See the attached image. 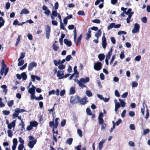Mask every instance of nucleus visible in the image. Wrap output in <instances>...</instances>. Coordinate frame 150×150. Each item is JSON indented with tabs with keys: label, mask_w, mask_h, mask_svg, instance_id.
<instances>
[{
	"label": "nucleus",
	"mask_w": 150,
	"mask_h": 150,
	"mask_svg": "<svg viewBox=\"0 0 150 150\" xmlns=\"http://www.w3.org/2000/svg\"><path fill=\"white\" fill-rule=\"evenodd\" d=\"M16 125V120H14L7 125L8 128L9 129H11L13 128V130L14 129Z\"/></svg>",
	"instance_id": "9d476101"
},
{
	"label": "nucleus",
	"mask_w": 150,
	"mask_h": 150,
	"mask_svg": "<svg viewBox=\"0 0 150 150\" xmlns=\"http://www.w3.org/2000/svg\"><path fill=\"white\" fill-rule=\"evenodd\" d=\"M27 37L28 39L30 40H33V37L32 35L30 33H28L27 34Z\"/></svg>",
	"instance_id": "603ef678"
},
{
	"label": "nucleus",
	"mask_w": 150,
	"mask_h": 150,
	"mask_svg": "<svg viewBox=\"0 0 150 150\" xmlns=\"http://www.w3.org/2000/svg\"><path fill=\"white\" fill-rule=\"evenodd\" d=\"M25 112L26 110L24 109L17 108L14 110V112L13 115V118H15V116H18L19 113Z\"/></svg>",
	"instance_id": "7ed1b4c3"
},
{
	"label": "nucleus",
	"mask_w": 150,
	"mask_h": 150,
	"mask_svg": "<svg viewBox=\"0 0 150 150\" xmlns=\"http://www.w3.org/2000/svg\"><path fill=\"white\" fill-rule=\"evenodd\" d=\"M21 35H18L17 39L16 42L15 44V46H17L20 40Z\"/></svg>",
	"instance_id": "37998d69"
},
{
	"label": "nucleus",
	"mask_w": 150,
	"mask_h": 150,
	"mask_svg": "<svg viewBox=\"0 0 150 150\" xmlns=\"http://www.w3.org/2000/svg\"><path fill=\"white\" fill-rule=\"evenodd\" d=\"M37 66V64L35 62H33L29 64L28 67V69L29 71H31L33 68Z\"/></svg>",
	"instance_id": "1a4fd4ad"
},
{
	"label": "nucleus",
	"mask_w": 150,
	"mask_h": 150,
	"mask_svg": "<svg viewBox=\"0 0 150 150\" xmlns=\"http://www.w3.org/2000/svg\"><path fill=\"white\" fill-rule=\"evenodd\" d=\"M138 83L136 81H133L132 82V88H135L137 87L138 86Z\"/></svg>",
	"instance_id": "c9c22d12"
},
{
	"label": "nucleus",
	"mask_w": 150,
	"mask_h": 150,
	"mask_svg": "<svg viewBox=\"0 0 150 150\" xmlns=\"http://www.w3.org/2000/svg\"><path fill=\"white\" fill-rule=\"evenodd\" d=\"M102 38V46L104 49H105L107 45L106 39L105 35V33H104Z\"/></svg>",
	"instance_id": "9b49d317"
},
{
	"label": "nucleus",
	"mask_w": 150,
	"mask_h": 150,
	"mask_svg": "<svg viewBox=\"0 0 150 150\" xmlns=\"http://www.w3.org/2000/svg\"><path fill=\"white\" fill-rule=\"evenodd\" d=\"M90 79L88 77L86 78H81L79 79V81H78L79 83V86L81 88L86 87V86L84 84H86L89 82Z\"/></svg>",
	"instance_id": "f257e3e1"
},
{
	"label": "nucleus",
	"mask_w": 150,
	"mask_h": 150,
	"mask_svg": "<svg viewBox=\"0 0 150 150\" xmlns=\"http://www.w3.org/2000/svg\"><path fill=\"white\" fill-rule=\"evenodd\" d=\"M37 140L36 139H34L32 141L29 142L28 146L30 148L32 149L33 148L34 145L36 143Z\"/></svg>",
	"instance_id": "ddd939ff"
},
{
	"label": "nucleus",
	"mask_w": 150,
	"mask_h": 150,
	"mask_svg": "<svg viewBox=\"0 0 150 150\" xmlns=\"http://www.w3.org/2000/svg\"><path fill=\"white\" fill-rule=\"evenodd\" d=\"M65 90L64 89H63L60 92L59 95L61 96H64L65 93Z\"/></svg>",
	"instance_id": "49530a36"
},
{
	"label": "nucleus",
	"mask_w": 150,
	"mask_h": 150,
	"mask_svg": "<svg viewBox=\"0 0 150 150\" xmlns=\"http://www.w3.org/2000/svg\"><path fill=\"white\" fill-rule=\"evenodd\" d=\"M50 28L49 25H47L46 26V36L47 39H48L49 38L50 35Z\"/></svg>",
	"instance_id": "0eeeda50"
},
{
	"label": "nucleus",
	"mask_w": 150,
	"mask_h": 150,
	"mask_svg": "<svg viewBox=\"0 0 150 150\" xmlns=\"http://www.w3.org/2000/svg\"><path fill=\"white\" fill-rule=\"evenodd\" d=\"M7 133L8 136L10 137H11L12 136V133L11 129H8L7 131Z\"/></svg>",
	"instance_id": "79ce46f5"
},
{
	"label": "nucleus",
	"mask_w": 150,
	"mask_h": 150,
	"mask_svg": "<svg viewBox=\"0 0 150 150\" xmlns=\"http://www.w3.org/2000/svg\"><path fill=\"white\" fill-rule=\"evenodd\" d=\"M72 57L71 55H67L65 58L66 61L68 62L71 59Z\"/></svg>",
	"instance_id": "ea45409f"
},
{
	"label": "nucleus",
	"mask_w": 150,
	"mask_h": 150,
	"mask_svg": "<svg viewBox=\"0 0 150 150\" xmlns=\"http://www.w3.org/2000/svg\"><path fill=\"white\" fill-rule=\"evenodd\" d=\"M10 113V112L8 110H4L3 111V113L4 115H7Z\"/></svg>",
	"instance_id": "052dcab7"
},
{
	"label": "nucleus",
	"mask_w": 150,
	"mask_h": 150,
	"mask_svg": "<svg viewBox=\"0 0 150 150\" xmlns=\"http://www.w3.org/2000/svg\"><path fill=\"white\" fill-rule=\"evenodd\" d=\"M5 23V21L3 18L0 17V28L3 26Z\"/></svg>",
	"instance_id": "bb28decb"
},
{
	"label": "nucleus",
	"mask_w": 150,
	"mask_h": 150,
	"mask_svg": "<svg viewBox=\"0 0 150 150\" xmlns=\"http://www.w3.org/2000/svg\"><path fill=\"white\" fill-rule=\"evenodd\" d=\"M25 56V53H22L21 54V56L18 59V61H19L20 60L23 59Z\"/></svg>",
	"instance_id": "e433bc0d"
},
{
	"label": "nucleus",
	"mask_w": 150,
	"mask_h": 150,
	"mask_svg": "<svg viewBox=\"0 0 150 150\" xmlns=\"http://www.w3.org/2000/svg\"><path fill=\"white\" fill-rule=\"evenodd\" d=\"M129 128L132 130H134L135 129V127L134 124H130L129 125Z\"/></svg>",
	"instance_id": "13d9d810"
},
{
	"label": "nucleus",
	"mask_w": 150,
	"mask_h": 150,
	"mask_svg": "<svg viewBox=\"0 0 150 150\" xmlns=\"http://www.w3.org/2000/svg\"><path fill=\"white\" fill-rule=\"evenodd\" d=\"M105 139H103L99 142L98 145V148L99 150H101L102 149L103 147V144L105 143Z\"/></svg>",
	"instance_id": "4468645a"
},
{
	"label": "nucleus",
	"mask_w": 150,
	"mask_h": 150,
	"mask_svg": "<svg viewBox=\"0 0 150 150\" xmlns=\"http://www.w3.org/2000/svg\"><path fill=\"white\" fill-rule=\"evenodd\" d=\"M53 62L54 65L56 66H57L58 65L61 64V60L60 59H58L57 60H54L53 61Z\"/></svg>",
	"instance_id": "c85d7f7f"
},
{
	"label": "nucleus",
	"mask_w": 150,
	"mask_h": 150,
	"mask_svg": "<svg viewBox=\"0 0 150 150\" xmlns=\"http://www.w3.org/2000/svg\"><path fill=\"white\" fill-rule=\"evenodd\" d=\"M64 42L66 45L69 47H70L71 45V41L68 40L67 39H65L64 40Z\"/></svg>",
	"instance_id": "aec40b11"
},
{
	"label": "nucleus",
	"mask_w": 150,
	"mask_h": 150,
	"mask_svg": "<svg viewBox=\"0 0 150 150\" xmlns=\"http://www.w3.org/2000/svg\"><path fill=\"white\" fill-rule=\"evenodd\" d=\"M50 13V11L48 9H47V10L44 11L45 14V15H47V16H48L49 15Z\"/></svg>",
	"instance_id": "774afa93"
},
{
	"label": "nucleus",
	"mask_w": 150,
	"mask_h": 150,
	"mask_svg": "<svg viewBox=\"0 0 150 150\" xmlns=\"http://www.w3.org/2000/svg\"><path fill=\"white\" fill-rule=\"evenodd\" d=\"M66 122V120L64 119L62 121V122H61V126L62 127H64L65 125Z\"/></svg>",
	"instance_id": "864d4df0"
},
{
	"label": "nucleus",
	"mask_w": 150,
	"mask_h": 150,
	"mask_svg": "<svg viewBox=\"0 0 150 150\" xmlns=\"http://www.w3.org/2000/svg\"><path fill=\"white\" fill-rule=\"evenodd\" d=\"M59 118L58 117L56 118L55 120L53 118V121L50 122L49 126L52 128V131H54V128H57L59 124Z\"/></svg>",
	"instance_id": "f03ea898"
},
{
	"label": "nucleus",
	"mask_w": 150,
	"mask_h": 150,
	"mask_svg": "<svg viewBox=\"0 0 150 150\" xmlns=\"http://www.w3.org/2000/svg\"><path fill=\"white\" fill-rule=\"evenodd\" d=\"M35 93L30 94V98L31 100L35 99H36V96L35 95Z\"/></svg>",
	"instance_id": "a19ab883"
},
{
	"label": "nucleus",
	"mask_w": 150,
	"mask_h": 150,
	"mask_svg": "<svg viewBox=\"0 0 150 150\" xmlns=\"http://www.w3.org/2000/svg\"><path fill=\"white\" fill-rule=\"evenodd\" d=\"M77 133L79 136L81 137L82 136L83 134H82V131L80 129H78L77 130Z\"/></svg>",
	"instance_id": "de8ad7c7"
},
{
	"label": "nucleus",
	"mask_w": 150,
	"mask_h": 150,
	"mask_svg": "<svg viewBox=\"0 0 150 150\" xmlns=\"http://www.w3.org/2000/svg\"><path fill=\"white\" fill-rule=\"evenodd\" d=\"M98 58L100 61L103 60L105 57V55L103 54H100L98 55Z\"/></svg>",
	"instance_id": "c756f323"
},
{
	"label": "nucleus",
	"mask_w": 150,
	"mask_h": 150,
	"mask_svg": "<svg viewBox=\"0 0 150 150\" xmlns=\"http://www.w3.org/2000/svg\"><path fill=\"white\" fill-rule=\"evenodd\" d=\"M112 48H111L108 52L107 54L105 55V59H109L112 54Z\"/></svg>",
	"instance_id": "f3484780"
},
{
	"label": "nucleus",
	"mask_w": 150,
	"mask_h": 150,
	"mask_svg": "<svg viewBox=\"0 0 150 150\" xmlns=\"http://www.w3.org/2000/svg\"><path fill=\"white\" fill-rule=\"evenodd\" d=\"M13 103L14 101L13 100H11L8 102L7 104L9 107H11L13 105Z\"/></svg>",
	"instance_id": "4c0bfd02"
},
{
	"label": "nucleus",
	"mask_w": 150,
	"mask_h": 150,
	"mask_svg": "<svg viewBox=\"0 0 150 150\" xmlns=\"http://www.w3.org/2000/svg\"><path fill=\"white\" fill-rule=\"evenodd\" d=\"M92 22L98 24L100 23V21L98 19H96L93 20Z\"/></svg>",
	"instance_id": "5fc2aeb1"
},
{
	"label": "nucleus",
	"mask_w": 150,
	"mask_h": 150,
	"mask_svg": "<svg viewBox=\"0 0 150 150\" xmlns=\"http://www.w3.org/2000/svg\"><path fill=\"white\" fill-rule=\"evenodd\" d=\"M59 89H57L55 91L54 90H52L51 91H49L48 92V96H50L52 94H54L55 93L56 96H58L59 95Z\"/></svg>",
	"instance_id": "423d86ee"
},
{
	"label": "nucleus",
	"mask_w": 150,
	"mask_h": 150,
	"mask_svg": "<svg viewBox=\"0 0 150 150\" xmlns=\"http://www.w3.org/2000/svg\"><path fill=\"white\" fill-rule=\"evenodd\" d=\"M43 99V97H42V95L41 94L38 97H36V98L35 100H42Z\"/></svg>",
	"instance_id": "09e8293b"
},
{
	"label": "nucleus",
	"mask_w": 150,
	"mask_h": 150,
	"mask_svg": "<svg viewBox=\"0 0 150 150\" xmlns=\"http://www.w3.org/2000/svg\"><path fill=\"white\" fill-rule=\"evenodd\" d=\"M91 30H90V28H89L88 32L86 34V40H88L89 38L91 37Z\"/></svg>",
	"instance_id": "6ab92c4d"
},
{
	"label": "nucleus",
	"mask_w": 150,
	"mask_h": 150,
	"mask_svg": "<svg viewBox=\"0 0 150 150\" xmlns=\"http://www.w3.org/2000/svg\"><path fill=\"white\" fill-rule=\"evenodd\" d=\"M36 88L33 85H32V87L29 88L28 92L30 94L35 93V89Z\"/></svg>",
	"instance_id": "dca6fc26"
},
{
	"label": "nucleus",
	"mask_w": 150,
	"mask_h": 150,
	"mask_svg": "<svg viewBox=\"0 0 150 150\" xmlns=\"http://www.w3.org/2000/svg\"><path fill=\"white\" fill-rule=\"evenodd\" d=\"M6 68V65L5 64L1 65V70L0 74L2 75L4 72V71Z\"/></svg>",
	"instance_id": "a211bd4d"
},
{
	"label": "nucleus",
	"mask_w": 150,
	"mask_h": 150,
	"mask_svg": "<svg viewBox=\"0 0 150 150\" xmlns=\"http://www.w3.org/2000/svg\"><path fill=\"white\" fill-rule=\"evenodd\" d=\"M73 139L72 138H69L68 139L66 142V143L69 145H71Z\"/></svg>",
	"instance_id": "58836bf2"
},
{
	"label": "nucleus",
	"mask_w": 150,
	"mask_h": 150,
	"mask_svg": "<svg viewBox=\"0 0 150 150\" xmlns=\"http://www.w3.org/2000/svg\"><path fill=\"white\" fill-rule=\"evenodd\" d=\"M115 55H113L112 56V58L110 60V64H111L112 63L113 61H114L115 59Z\"/></svg>",
	"instance_id": "e2e57ef3"
},
{
	"label": "nucleus",
	"mask_w": 150,
	"mask_h": 150,
	"mask_svg": "<svg viewBox=\"0 0 150 150\" xmlns=\"http://www.w3.org/2000/svg\"><path fill=\"white\" fill-rule=\"evenodd\" d=\"M99 123L100 125H102L103 123V118H99Z\"/></svg>",
	"instance_id": "4d7b16f0"
},
{
	"label": "nucleus",
	"mask_w": 150,
	"mask_h": 150,
	"mask_svg": "<svg viewBox=\"0 0 150 150\" xmlns=\"http://www.w3.org/2000/svg\"><path fill=\"white\" fill-rule=\"evenodd\" d=\"M101 31L100 30H98L97 32L95 33V35L98 39L99 37L101 35Z\"/></svg>",
	"instance_id": "5701e85b"
},
{
	"label": "nucleus",
	"mask_w": 150,
	"mask_h": 150,
	"mask_svg": "<svg viewBox=\"0 0 150 150\" xmlns=\"http://www.w3.org/2000/svg\"><path fill=\"white\" fill-rule=\"evenodd\" d=\"M21 78L23 80H26L27 78V75L25 72H23L21 74Z\"/></svg>",
	"instance_id": "cd10ccee"
},
{
	"label": "nucleus",
	"mask_w": 150,
	"mask_h": 150,
	"mask_svg": "<svg viewBox=\"0 0 150 150\" xmlns=\"http://www.w3.org/2000/svg\"><path fill=\"white\" fill-rule=\"evenodd\" d=\"M150 132V130L148 129H145L143 132V134L145 135L146 134Z\"/></svg>",
	"instance_id": "3c124183"
},
{
	"label": "nucleus",
	"mask_w": 150,
	"mask_h": 150,
	"mask_svg": "<svg viewBox=\"0 0 150 150\" xmlns=\"http://www.w3.org/2000/svg\"><path fill=\"white\" fill-rule=\"evenodd\" d=\"M126 34V33L124 31H119L117 33V34L118 35H123V34Z\"/></svg>",
	"instance_id": "bf43d9fd"
},
{
	"label": "nucleus",
	"mask_w": 150,
	"mask_h": 150,
	"mask_svg": "<svg viewBox=\"0 0 150 150\" xmlns=\"http://www.w3.org/2000/svg\"><path fill=\"white\" fill-rule=\"evenodd\" d=\"M141 59V56L140 55H138L135 58V60L136 61L139 62V61Z\"/></svg>",
	"instance_id": "8fccbe9b"
},
{
	"label": "nucleus",
	"mask_w": 150,
	"mask_h": 150,
	"mask_svg": "<svg viewBox=\"0 0 150 150\" xmlns=\"http://www.w3.org/2000/svg\"><path fill=\"white\" fill-rule=\"evenodd\" d=\"M139 25L137 23H135L134 25V28L132 30V33L134 34L139 32Z\"/></svg>",
	"instance_id": "6e6552de"
},
{
	"label": "nucleus",
	"mask_w": 150,
	"mask_h": 150,
	"mask_svg": "<svg viewBox=\"0 0 150 150\" xmlns=\"http://www.w3.org/2000/svg\"><path fill=\"white\" fill-rule=\"evenodd\" d=\"M86 112L87 114L89 115H92L91 111L89 108H87L86 109Z\"/></svg>",
	"instance_id": "72a5a7b5"
},
{
	"label": "nucleus",
	"mask_w": 150,
	"mask_h": 150,
	"mask_svg": "<svg viewBox=\"0 0 150 150\" xmlns=\"http://www.w3.org/2000/svg\"><path fill=\"white\" fill-rule=\"evenodd\" d=\"M87 102V98L86 97H85L82 99L80 101L81 104L82 105L86 104Z\"/></svg>",
	"instance_id": "412c9836"
},
{
	"label": "nucleus",
	"mask_w": 150,
	"mask_h": 150,
	"mask_svg": "<svg viewBox=\"0 0 150 150\" xmlns=\"http://www.w3.org/2000/svg\"><path fill=\"white\" fill-rule=\"evenodd\" d=\"M64 73L63 71L59 70L57 72V77L59 79L64 78Z\"/></svg>",
	"instance_id": "f8f14e48"
},
{
	"label": "nucleus",
	"mask_w": 150,
	"mask_h": 150,
	"mask_svg": "<svg viewBox=\"0 0 150 150\" xmlns=\"http://www.w3.org/2000/svg\"><path fill=\"white\" fill-rule=\"evenodd\" d=\"M58 13L56 11H52V15L54 16L55 17H56Z\"/></svg>",
	"instance_id": "0e129e2a"
},
{
	"label": "nucleus",
	"mask_w": 150,
	"mask_h": 150,
	"mask_svg": "<svg viewBox=\"0 0 150 150\" xmlns=\"http://www.w3.org/2000/svg\"><path fill=\"white\" fill-rule=\"evenodd\" d=\"M24 148L23 144H20L18 147V150H22Z\"/></svg>",
	"instance_id": "f704fd0d"
},
{
	"label": "nucleus",
	"mask_w": 150,
	"mask_h": 150,
	"mask_svg": "<svg viewBox=\"0 0 150 150\" xmlns=\"http://www.w3.org/2000/svg\"><path fill=\"white\" fill-rule=\"evenodd\" d=\"M30 125H31L32 127H37L38 125V123L35 121H34L32 122H30Z\"/></svg>",
	"instance_id": "393cba45"
},
{
	"label": "nucleus",
	"mask_w": 150,
	"mask_h": 150,
	"mask_svg": "<svg viewBox=\"0 0 150 150\" xmlns=\"http://www.w3.org/2000/svg\"><path fill=\"white\" fill-rule=\"evenodd\" d=\"M86 94L88 97H91L92 96V94L90 90H87L86 92Z\"/></svg>",
	"instance_id": "2f4dec72"
},
{
	"label": "nucleus",
	"mask_w": 150,
	"mask_h": 150,
	"mask_svg": "<svg viewBox=\"0 0 150 150\" xmlns=\"http://www.w3.org/2000/svg\"><path fill=\"white\" fill-rule=\"evenodd\" d=\"M19 62L18 63V66H21L24 63V61L23 60H20L18 61Z\"/></svg>",
	"instance_id": "c03bdc74"
},
{
	"label": "nucleus",
	"mask_w": 150,
	"mask_h": 150,
	"mask_svg": "<svg viewBox=\"0 0 150 150\" xmlns=\"http://www.w3.org/2000/svg\"><path fill=\"white\" fill-rule=\"evenodd\" d=\"M18 139H19V142L21 143V144H24V140L21 137H19Z\"/></svg>",
	"instance_id": "338daca9"
},
{
	"label": "nucleus",
	"mask_w": 150,
	"mask_h": 150,
	"mask_svg": "<svg viewBox=\"0 0 150 150\" xmlns=\"http://www.w3.org/2000/svg\"><path fill=\"white\" fill-rule=\"evenodd\" d=\"M125 56V55L124 51H122V52H121L120 55V58L121 59H123L124 58Z\"/></svg>",
	"instance_id": "a18cd8bd"
},
{
	"label": "nucleus",
	"mask_w": 150,
	"mask_h": 150,
	"mask_svg": "<svg viewBox=\"0 0 150 150\" xmlns=\"http://www.w3.org/2000/svg\"><path fill=\"white\" fill-rule=\"evenodd\" d=\"M75 93V88L74 87H71L69 90L70 94H74Z\"/></svg>",
	"instance_id": "b1692460"
},
{
	"label": "nucleus",
	"mask_w": 150,
	"mask_h": 150,
	"mask_svg": "<svg viewBox=\"0 0 150 150\" xmlns=\"http://www.w3.org/2000/svg\"><path fill=\"white\" fill-rule=\"evenodd\" d=\"M94 69L98 71L102 68V64L100 62H98L94 64Z\"/></svg>",
	"instance_id": "39448f33"
},
{
	"label": "nucleus",
	"mask_w": 150,
	"mask_h": 150,
	"mask_svg": "<svg viewBox=\"0 0 150 150\" xmlns=\"http://www.w3.org/2000/svg\"><path fill=\"white\" fill-rule=\"evenodd\" d=\"M29 13L30 11L28 9L26 8H24L21 10L20 14L22 15L24 14H28Z\"/></svg>",
	"instance_id": "2eb2a0df"
},
{
	"label": "nucleus",
	"mask_w": 150,
	"mask_h": 150,
	"mask_svg": "<svg viewBox=\"0 0 150 150\" xmlns=\"http://www.w3.org/2000/svg\"><path fill=\"white\" fill-rule=\"evenodd\" d=\"M132 10L131 8H129L127 11H125V13L126 15H128V16L131 15V16H132L134 13L133 12L131 11Z\"/></svg>",
	"instance_id": "4be33fe9"
},
{
	"label": "nucleus",
	"mask_w": 150,
	"mask_h": 150,
	"mask_svg": "<svg viewBox=\"0 0 150 150\" xmlns=\"http://www.w3.org/2000/svg\"><path fill=\"white\" fill-rule=\"evenodd\" d=\"M58 68L61 70H62L65 68V66L63 64H61L58 66Z\"/></svg>",
	"instance_id": "6e6d98bb"
},
{
	"label": "nucleus",
	"mask_w": 150,
	"mask_h": 150,
	"mask_svg": "<svg viewBox=\"0 0 150 150\" xmlns=\"http://www.w3.org/2000/svg\"><path fill=\"white\" fill-rule=\"evenodd\" d=\"M79 97L77 96H72L70 99V102L71 104H75L79 102Z\"/></svg>",
	"instance_id": "20e7f679"
},
{
	"label": "nucleus",
	"mask_w": 150,
	"mask_h": 150,
	"mask_svg": "<svg viewBox=\"0 0 150 150\" xmlns=\"http://www.w3.org/2000/svg\"><path fill=\"white\" fill-rule=\"evenodd\" d=\"M56 41H55L54 43L52 45V47L53 50L55 51H57L58 50L59 48V46L57 45L55 43L56 42Z\"/></svg>",
	"instance_id": "a878e982"
},
{
	"label": "nucleus",
	"mask_w": 150,
	"mask_h": 150,
	"mask_svg": "<svg viewBox=\"0 0 150 150\" xmlns=\"http://www.w3.org/2000/svg\"><path fill=\"white\" fill-rule=\"evenodd\" d=\"M114 23H111L107 27L108 30H110V29L114 28Z\"/></svg>",
	"instance_id": "473e14b6"
},
{
	"label": "nucleus",
	"mask_w": 150,
	"mask_h": 150,
	"mask_svg": "<svg viewBox=\"0 0 150 150\" xmlns=\"http://www.w3.org/2000/svg\"><path fill=\"white\" fill-rule=\"evenodd\" d=\"M10 4L9 2H8L6 4V5H5V7H6V9L7 10H8L9 9V8L10 7Z\"/></svg>",
	"instance_id": "69168bd1"
},
{
	"label": "nucleus",
	"mask_w": 150,
	"mask_h": 150,
	"mask_svg": "<svg viewBox=\"0 0 150 150\" xmlns=\"http://www.w3.org/2000/svg\"><path fill=\"white\" fill-rule=\"evenodd\" d=\"M122 120L120 119H119L117 120V121L115 122V125L117 126H118L122 122Z\"/></svg>",
	"instance_id": "680f3d73"
},
{
	"label": "nucleus",
	"mask_w": 150,
	"mask_h": 150,
	"mask_svg": "<svg viewBox=\"0 0 150 150\" xmlns=\"http://www.w3.org/2000/svg\"><path fill=\"white\" fill-rule=\"evenodd\" d=\"M119 100L120 102L121 106L123 107H125V105L126 103L124 100L120 99H119Z\"/></svg>",
	"instance_id": "7c9ffc66"
}]
</instances>
